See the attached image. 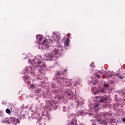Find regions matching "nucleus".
<instances>
[{"label": "nucleus", "mask_w": 125, "mask_h": 125, "mask_svg": "<svg viewBox=\"0 0 125 125\" xmlns=\"http://www.w3.org/2000/svg\"><path fill=\"white\" fill-rule=\"evenodd\" d=\"M31 64L35 70L38 69L40 72H41V70H43L45 68V64L43 63L41 61H39V59H35L34 61L33 60Z\"/></svg>", "instance_id": "obj_1"}, {"label": "nucleus", "mask_w": 125, "mask_h": 125, "mask_svg": "<svg viewBox=\"0 0 125 125\" xmlns=\"http://www.w3.org/2000/svg\"><path fill=\"white\" fill-rule=\"evenodd\" d=\"M67 70H64L63 71H59L57 73H55V76H58V79H59V80H58V81H59V82H64L65 83H67V82H68V80L64 78V76H65V72H66Z\"/></svg>", "instance_id": "obj_2"}, {"label": "nucleus", "mask_w": 125, "mask_h": 125, "mask_svg": "<svg viewBox=\"0 0 125 125\" xmlns=\"http://www.w3.org/2000/svg\"><path fill=\"white\" fill-rule=\"evenodd\" d=\"M107 100H108V97L106 96H104L100 97L99 102H100V103H104V102H107Z\"/></svg>", "instance_id": "obj_3"}, {"label": "nucleus", "mask_w": 125, "mask_h": 125, "mask_svg": "<svg viewBox=\"0 0 125 125\" xmlns=\"http://www.w3.org/2000/svg\"><path fill=\"white\" fill-rule=\"evenodd\" d=\"M77 122H78V120H77V119H73L71 122H70V124H68L67 125H77Z\"/></svg>", "instance_id": "obj_4"}, {"label": "nucleus", "mask_w": 125, "mask_h": 125, "mask_svg": "<svg viewBox=\"0 0 125 125\" xmlns=\"http://www.w3.org/2000/svg\"><path fill=\"white\" fill-rule=\"evenodd\" d=\"M49 61H51L53 60V61H54L55 60V56L53 55V53L52 54L49 55Z\"/></svg>", "instance_id": "obj_5"}, {"label": "nucleus", "mask_w": 125, "mask_h": 125, "mask_svg": "<svg viewBox=\"0 0 125 125\" xmlns=\"http://www.w3.org/2000/svg\"><path fill=\"white\" fill-rule=\"evenodd\" d=\"M70 42V40L68 39H66L65 40V42H64V45L66 46H69V42Z\"/></svg>", "instance_id": "obj_6"}, {"label": "nucleus", "mask_w": 125, "mask_h": 125, "mask_svg": "<svg viewBox=\"0 0 125 125\" xmlns=\"http://www.w3.org/2000/svg\"><path fill=\"white\" fill-rule=\"evenodd\" d=\"M19 120L15 118V119L14 120V122L12 123V124H13V125H17V124H19Z\"/></svg>", "instance_id": "obj_7"}, {"label": "nucleus", "mask_w": 125, "mask_h": 125, "mask_svg": "<svg viewBox=\"0 0 125 125\" xmlns=\"http://www.w3.org/2000/svg\"><path fill=\"white\" fill-rule=\"evenodd\" d=\"M116 76L117 77V78H118V79H119V80L124 79V76H123V75H120L119 74H116Z\"/></svg>", "instance_id": "obj_8"}, {"label": "nucleus", "mask_w": 125, "mask_h": 125, "mask_svg": "<svg viewBox=\"0 0 125 125\" xmlns=\"http://www.w3.org/2000/svg\"><path fill=\"white\" fill-rule=\"evenodd\" d=\"M94 109H95L97 110H99V104H96L94 106Z\"/></svg>", "instance_id": "obj_9"}, {"label": "nucleus", "mask_w": 125, "mask_h": 125, "mask_svg": "<svg viewBox=\"0 0 125 125\" xmlns=\"http://www.w3.org/2000/svg\"><path fill=\"white\" fill-rule=\"evenodd\" d=\"M15 118L14 117H10L9 118V121L10 122V123H12V124L13 123V122L14 121V120H15Z\"/></svg>", "instance_id": "obj_10"}, {"label": "nucleus", "mask_w": 125, "mask_h": 125, "mask_svg": "<svg viewBox=\"0 0 125 125\" xmlns=\"http://www.w3.org/2000/svg\"><path fill=\"white\" fill-rule=\"evenodd\" d=\"M5 123H7V124H10V121L9 120V118H6L5 119Z\"/></svg>", "instance_id": "obj_11"}, {"label": "nucleus", "mask_w": 125, "mask_h": 125, "mask_svg": "<svg viewBox=\"0 0 125 125\" xmlns=\"http://www.w3.org/2000/svg\"><path fill=\"white\" fill-rule=\"evenodd\" d=\"M6 113H7V114H10L11 113V111H10V109H9V108H7L6 109Z\"/></svg>", "instance_id": "obj_12"}, {"label": "nucleus", "mask_w": 125, "mask_h": 125, "mask_svg": "<svg viewBox=\"0 0 125 125\" xmlns=\"http://www.w3.org/2000/svg\"><path fill=\"white\" fill-rule=\"evenodd\" d=\"M36 92H37L38 93H40L42 92V89L39 88L37 90H36Z\"/></svg>", "instance_id": "obj_13"}, {"label": "nucleus", "mask_w": 125, "mask_h": 125, "mask_svg": "<svg viewBox=\"0 0 125 125\" xmlns=\"http://www.w3.org/2000/svg\"><path fill=\"white\" fill-rule=\"evenodd\" d=\"M104 87H106V88H108V87H109V84L104 83Z\"/></svg>", "instance_id": "obj_14"}, {"label": "nucleus", "mask_w": 125, "mask_h": 125, "mask_svg": "<svg viewBox=\"0 0 125 125\" xmlns=\"http://www.w3.org/2000/svg\"><path fill=\"white\" fill-rule=\"evenodd\" d=\"M30 88L34 89V88H35V85L34 84H31L30 85Z\"/></svg>", "instance_id": "obj_15"}, {"label": "nucleus", "mask_w": 125, "mask_h": 125, "mask_svg": "<svg viewBox=\"0 0 125 125\" xmlns=\"http://www.w3.org/2000/svg\"><path fill=\"white\" fill-rule=\"evenodd\" d=\"M100 90H101V93H104V92H105V89L103 88H101Z\"/></svg>", "instance_id": "obj_16"}, {"label": "nucleus", "mask_w": 125, "mask_h": 125, "mask_svg": "<svg viewBox=\"0 0 125 125\" xmlns=\"http://www.w3.org/2000/svg\"><path fill=\"white\" fill-rule=\"evenodd\" d=\"M78 113H80V115H83V111H79Z\"/></svg>", "instance_id": "obj_17"}, {"label": "nucleus", "mask_w": 125, "mask_h": 125, "mask_svg": "<svg viewBox=\"0 0 125 125\" xmlns=\"http://www.w3.org/2000/svg\"><path fill=\"white\" fill-rule=\"evenodd\" d=\"M94 65V62H92L90 64V66L92 67V68H93V66Z\"/></svg>", "instance_id": "obj_18"}, {"label": "nucleus", "mask_w": 125, "mask_h": 125, "mask_svg": "<svg viewBox=\"0 0 125 125\" xmlns=\"http://www.w3.org/2000/svg\"><path fill=\"white\" fill-rule=\"evenodd\" d=\"M97 77L98 78V79H100V78H101V76H100L99 74H97Z\"/></svg>", "instance_id": "obj_19"}, {"label": "nucleus", "mask_w": 125, "mask_h": 125, "mask_svg": "<svg viewBox=\"0 0 125 125\" xmlns=\"http://www.w3.org/2000/svg\"><path fill=\"white\" fill-rule=\"evenodd\" d=\"M45 42H46V40H44L43 42H42V43L43 44H44V43H45Z\"/></svg>", "instance_id": "obj_20"}, {"label": "nucleus", "mask_w": 125, "mask_h": 125, "mask_svg": "<svg viewBox=\"0 0 125 125\" xmlns=\"http://www.w3.org/2000/svg\"><path fill=\"white\" fill-rule=\"evenodd\" d=\"M42 37H40L39 38V41H40V42H41V41H42Z\"/></svg>", "instance_id": "obj_21"}, {"label": "nucleus", "mask_w": 125, "mask_h": 125, "mask_svg": "<svg viewBox=\"0 0 125 125\" xmlns=\"http://www.w3.org/2000/svg\"><path fill=\"white\" fill-rule=\"evenodd\" d=\"M122 121L124 123H125V117L123 118Z\"/></svg>", "instance_id": "obj_22"}, {"label": "nucleus", "mask_w": 125, "mask_h": 125, "mask_svg": "<svg viewBox=\"0 0 125 125\" xmlns=\"http://www.w3.org/2000/svg\"><path fill=\"white\" fill-rule=\"evenodd\" d=\"M32 74H33V75H35V74H36L35 73V72H31Z\"/></svg>", "instance_id": "obj_23"}, {"label": "nucleus", "mask_w": 125, "mask_h": 125, "mask_svg": "<svg viewBox=\"0 0 125 125\" xmlns=\"http://www.w3.org/2000/svg\"><path fill=\"white\" fill-rule=\"evenodd\" d=\"M68 96H70L71 95V94L68 93Z\"/></svg>", "instance_id": "obj_24"}, {"label": "nucleus", "mask_w": 125, "mask_h": 125, "mask_svg": "<svg viewBox=\"0 0 125 125\" xmlns=\"http://www.w3.org/2000/svg\"><path fill=\"white\" fill-rule=\"evenodd\" d=\"M46 46H47V43H46Z\"/></svg>", "instance_id": "obj_25"}, {"label": "nucleus", "mask_w": 125, "mask_h": 125, "mask_svg": "<svg viewBox=\"0 0 125 125\" xmlns=\"http://www.w3.org/2000/svg\"><path fill=\"white\" fill-rule=\"evenodd\" d=\"M123 94H124V95H125V93H124Z\"/></svg>", "instance_id": "obj_26"}, {"label": "nucleus", "mask_w": 125, "mask_h": 125, "mask_svg": "<svg viewBox=\"0 0 125 125\" xmlns=\"http://www.w3.org/2000/svg\"><path fill=\"white\" fill-rule=\"evenodd\" d=\"M89 115H91V113H89Z\"/></svg>", "instance_id": "obj_27"}, {"label": "nucleus", "mask_w": 125, "mask_h": 125, "mask_svg": "<svg viewBox=\"0 0 125 125\" xmlns=\"http://www.w3.org/2000/svg\"><path fill=\"white\" fill-rule=\"evenodd\" d=\"M0 116H1V113L0 114Z\"/></svg>", "instance_id": "obj_28"}, {"label": "nucleus", "mask_w": 125, "mask_h": 125, "mask_svg": "<svg viewBox=\"0 0 125 125\" xmlns=\"http://www.w3.org/2000/svg\"><path fill=\"white\" fill-rule=\"evenodd\" d=\"M56 52H57V53H56V54H57V51H56Z\"/></svg>", "instance_id": "obj_29"}, {"label": "nucleus", "mask_w": 125, "mask_h": 125, "mask_svg": "<svg viewBox=\"0 0 125 125\" xmlns=\"http://www.w3.org/2000/svg\"><path fill=\"white\" fill-rule=\"evenodd\" d=\"M63 108H65V107H63Z\"/></svg>", "instance_id": "obj_30"}]
</instances>
